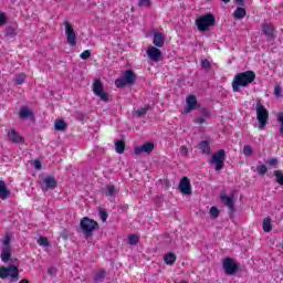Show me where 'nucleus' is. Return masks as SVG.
I'll use <instances>...</instances> for the list:
<instances>
[{
    "instance_id": "nucleus-18",
    "label": "nucleus",
    "mask_w": 283,
    "mask_h": 283,
    "mask_svg": "<svg viewBox=\"0 0 283 283\" xmlns=\"http://www.w3.org/2000/svg\"><path fill=\"white\" fill-rule=\"evenodd\" d=\"M153 34V44L155 45V48H164L166 41L165 35L158 31H154Z\"/></svg>"
},
{
    "instance_id": "nucleus-54",
    "label": "nucleus",
    "mask_w": 283,
    "mask_h": 283,
    "mask_svg": "<svg viewBox=\"0 0 283 283\" xmlns=\"http://www.w3.org/2000/svg\"><path fill=\"white\" fill-rule=\"evenodd\" d=\"M77 116H78L80 120H84L85 119V114L84 113H78Z\"/></svg>"
},
{
    "instance_id": "nucleus-26",
    "label": "nucleus",
    "mask_w": 283,
    "mask_h": 283,
    "mask_svg": "<svg viewBox=\"0 0 283 283\" xmlns=\"http://www.w3.org/2000/svg\"><path fill=\"white\" fill-rule=\"evenodd\" d=\"M273 230V227L271 226V217L264 218L263 219V231L265 233H271Z\"/></svg>"
},
{
    "instance_id": "nucleus-42",
    "label": "nucleus",
    "mask_w": 283,
    "mask_h": 283,
    "mask_svg": "<svg viewBox=\"0 0 283 283\" xmlns=\"http://www.w3.org/2000/svg\"><path fill=\"white\" fill-rule=\"evenodd\" d=\"M201 67L203 70H211V62H209V60L207 59L201 60Z\"/></svg>"
},
{
    "instance_id": "nucleus-8",
    "label": "nucleus",
    "mask_w": 283,
    "mask_h": 283,
    "mask_svg": "<svg viewBox=\"0 0 283 283\" xmlns=\"http://www.w3.org/2000/svg\"><path fill=\"white\" fill-rule=\"evenodd\" d=\"M224 149H220L217 153L212 154L210 163L212 165H216L214 170L216 171H222L224 169Z\"/></svg>"
},
{
    "instance_id": "nucleus-33",
    "label": "nucleus",
    "mask_w": 283,
    "mask_h": 283,
    "mask_svg": "<svg viewBox=\"0 0 283 283\" xmlns=\"http://www.w3.org/2000/svg\"><path fill=\"white\" fill-rule=\"evenodd\" d=\"M106 272L105 270H99L95 275H94V282H103L105 280Z\"/></svg>"
},
{
    "instance_id": "nucleus-24",
    "label": "nucleus",
    "mask_w": 283,
    "mask_h": 283,
    "mask_svg": "<svg viewBox=\"0 0 283 283\" xmlns=\"http://www.w3.org/2000/svg\"><path fill=\"white\" fill-rule=\"evenodd\" d=\"M263 34H265V36L268 39H273V27H271L270 24H263V29H262Z\"/></svg>"
},
{
    "instance_id": "nucleus-17",
    "label": "nucleus",
    "mask_w": 283,
    "mask_h": 283,
    "mask_svg": "<svg viewBox=\"0 0 283 283\" xmlns=\"http://www.w3.org/2000/svg\"><path fill=\"white\" fill-rule=\"evenodd\" d=\"M57 186V181L54 177L48 176L42 180V189L48 191L49 189H54Z\"/></svg>"
},
{
    "instance_id": "nucleus-53",
    "label": "nucleus",
    "mask_w": 283,
    "mask_h": 283,
    "mask_svg": "<svg viewBox=\"0 0 283 283\" xmlns=\"http://www.w3.org/2000/svg\"><path fill=\"white\" fill-rule=\"evenodd\" d=\"M197 123L198 125H202V123H205V117H198Z\"/></svg>"
},
{
    "instance_id": "nucleus-12",
    "label": "nucleus",
    "mask_w": 283,
    "mask_h": 283,
    "mask_svg": "<svg viewBox=\"0 0 283 283\" xmlns=\"http://www.w3.org/2000/svg\"><path fill=\"white\" fill-rule=\"evenodd\" d=\"M220 200L226 207H228L231 213H235V201L233 200V197L227 195L226 192H222L220 196Z\"/></svg>"
},
{
    "instance_id": "nucleus-6",
    "label": "nucleus",
    "mask_w": 283,
    "mask_h": 283,
    "mask_svg": "<svg viewBox=\"0 0 283 283\" xmlns=\"http://www.w3.org/2000/svg\"><path fill=\"white\" fill-rule=\"evenodd\" d=\"M222 266L226 275H235L240 271V264L229 256L223 259Z\"/></svg>"
},
{
    "instance_id": "nucleus-43",
    "label": "nucleus",
    "mask_w": 283,
    "mask_h": 283,
    "mask_svg": "<svg viewBox=\"0 0 283 283\" xmlns=\"http://www.w3.org/2000/svg\"><path fill=\"white\" fill-rule=\"evenodd\" d=\"M138 6L139 8H149V6H151V2L149 0H139Z\"/></svg>"
},
{
    "instance_id": "nucleus-14",
    "label": "nucleus",
    "mask_w": 283,
    "mask_h": 283,
    "mask_svg": "<svg viewBox=\"0 0 283 283\" xmlns=\"http://www.w3.org/2000/svg\"><path fill=\"white\" fill-rule=\"evenodd\" d=\"M179 190L184 196H191V181H189V178L182 177L179 182Z\"/></svg>"
},
{
    "instance_id": "nucleus-29",
    "label": "nucleus",
    "mask_w": 283,
    "mask_h": 283,
    "mask_svg": "<svg viewBox=\"0 0 283 283\" xmlns=\"http://www.w3.org/2000/svg\"><path fill=\"white\" fill-rule=\"evenodd\" d=\"M55 129L56 132H64V129H67V124H65V120L59 119L55 122Z\"/></svg>"
},
{
    "instance_id": "nucleus-22",
    "label": "nucleus",
    "mask_w": 283,
    "mask_h": 283,
    "mask_svg": "<svg viewBox=\"0 0 283 283\" xmlns=\"http://www.w3.org/2000/svg\"><path fill=\"white\" fill-rule=\"evenodd\" d=\"M199 149L201 150V154H211V145L207 140H202L199 144Z\"/></svg>"
},
{
    "instance_id": "nucleus-44",
    "label": "nucleus",
    "mask_w": 283,
    "mask_h": 283,
    "mask_svg": "<svg viewBox=\"0 0 283 283\" xmlns=\"http://www.w3.org/2000/svg\"><path fill=\"white\" fill-rule=\"evenodd\" d=\"M266 165H270V167H274L275 169H277V158H272V159H269L268 161H265Z\"/></svg>"
},
{
    "instance_id": "nucleus-35",
    "label": "nucleus",
    "mask_w": 283,
    "mask_h": 283,
    "mask_svg": "<svg viewBox=\"0 0 283 283\" xmlns=\"http://www.w3.org/2000/svg\"><path fill=\"white\" fill-rule=\"evenodd\" d=\"M14 83H15V85H23V83H25V74L20 73L19 75H17Z\"/></svg>"
},
{
    "instance_id": "nucleus-5",
    "label": "nucleus",
    "mask_w": 283,
    "mask_h": 283,
    "mask_svg": "<svg viewBox=\"0 0 283 283\" xmlns=\"http://www.w3.org/2000/svg\"><path fill=\"white\" fill-rule=\"evenodd\" d=\"M136 73L132 70H126L120 78L115 80L116 87H125L126 85H134L136 83Z\"/></svg>"
},
{
    "instance_id": "nucleus-48",
    "label": "nucleus",
    "mask_w": 283,
    "mask_h": 283,
    "mask_svg": "<svg viewBox=\"0 0 283 283\" xmlns=\"http://www.w3.org/2000/svg\"><path fill=\"white\" fill-rule=\"evenodd\" d=\"M180 154H182V156H187V154H189V149L187 148V146L180 147Z\"/></svg>"
},
{
    "instance_id": "nucleus-49",
    "label": "nucleus",
    "mask_w": 283,
    "mask_h": 283,
    "mask_svg": "<svg viewBox=\"0 0 283 283\" xmlns=\"http://www.w3.org/2000/svg\"><path fill=\"white\" fill-rule=\"evenodd\" d=\"M48 273H49V275L54 276V275H56L57 270H56V268H49L48 269Z\"/></svg>"
},
{
    "instance_id": "nucleus-16",
    "label": "nucleus",
    "mask_w": 283,
    "mask_h": 283,
    "mask_svg": "<svg viewBox=\"0 0 283 283\" xmlns=\"http://www.w3.org/2000/svg\"><path fill=\"white\" fill-rule=\"evenodd\" d=\"M151 151H154V143H146L135 148V156H140V154H151Z\"/></svg>"
},
{
    "instance_id": "nucleus-7",
    "label": "nucleus",
    "mask_w": 283,
    "mask_h": 283,
    "mask_svg": "<svg viewBox=\"0 0 283 283\" xmlns=\"http://www.w3.org/2000/svg\"><path fill=\"white\" fill-rule=\"evenodd\" d=\"M0 277L6 280L8 277H12V280H17L19 277V268L14 264H9V266H0Z\"/></svg>"
},
{
    "instance_id": "nucleus-25",
    "label": "nucleus",
    "mask_w": 283,
    "mask_h": 283,
    "mask_svg": "<svg viewBox=\"0 0 283 283\" xmlns=\"http://www.w3.org/2000/svg\"><path fill=\"white\" fill-rule=\"evenodd\" d=\"M19 116H20V118H30V117L34 116V113H32V111H30V108H28V107H22L20 109Z\"/></svg>"
},
{
    "instance_id": "nucleus-40",
    "label": "nucleus",
    "mask_w": 283,
    "mask_h": 283,
    "mask_svg": "<svg viewBox=\"0 0 283 283\" xmlns=\"http://www.w3.org/2000/svg\"><path fill=\"white\" fill-rule=\"evenodd\" d=\"M266 171H269V168H266L265 165H261L256 167V174H259V176H264Z\"/></svg>"
},
{
    "instance_id": "nucleus-11",
    "label": "nucleus",
    "mask_w": 283,
    "mask_h": 283,
    "mask_svg": "<svg viewBox=\"0 0 283 283\" xmlns=\"http://www.w3.org/2000/svg\"><path fill=\"white\" fill-rule=\"evenodd\" d=\"M186 107L184 108V114H191L195 108L198 107V97L196 95H189L186 98Z\"/></svg>"
},
{
    "instance_id": "nucleus-32",
    "label": "nucleus",
    "mask_w": 283,
    "mask_h": 283,
    "mask_svg": "<svg viewBox=\"0 0 283 283\" xmlns=\"http://www.w3.org/2000/svg\"><path fill=\"white\" fill-rule=\"evenodd\" d=\"M140 242V239L138 238L137 234H130L128 237V244H130V247H136V244H138Z\"/></svg>"
},
{
    "instance_id": "nucleus-45",
    "label": "nucleus",
    "mask_w": 283,
    "mask_h": 283,
    "mask_svg": "<svg viewBox=\"0 0 283 283\" xmlns=\"http://www.w3.org/2000/svg\"><path fill=\"white\" fill-rule=\"evenodd\" d=\"M99 217H101L102 222H107V218H109V214L107 213V211L101 210Z\"/></svg>"
},
{
    "instance_id": "nucleus-52",
    "label": "nucleus",
    "mask_w": 283,
    "mask_h": 283,
    "mask_svg": "<svg viewBox=\"0 0 283 283\" xmlns=\"http://www.w3.org/2000/svg\"><path fill=\"white\" fill-rule=\"evenodd\" d=\"M234 2H235L237 6H239V7H244V0H234Z\"/></svg>"
},
{
    "instance_id": "nucleus-38",
    "label": "nucleus",
    "mask_w": 283,
    "mask_h": 283,
    "mask_svg": "<svg viewBox=\"0 0 283 283\" xmlns=\"http://www.w3.org/2000/svg\"><path fill=\"white\" fill-rule=\"evenodd\" d=\"M274 176L276 178V182L277 185H282L283 186V174L281 170H275L274 171Z\"/></svg>"
},
{
    "instance_id": "nucleus-39",
    "label": "nucleus",
    "mask_w": 283,
    "mask_h": 283,
    "mask_svg": "<svg viewBox=\"0 0 283 283\" xmlns=\"http://www.w3.org/2000/svg\"><path fill=\"white\" fill-rule=\"evenodd\" d=\"M274 96H275V98H280L282 96V85L275 84Z\"/></svg>"
},
{
    "instance_id": "nucleus-1",
    "label": "nucleus",
    "mask_w": 283,
    "mask_h": 283,
    "mask_svg": "<svg viewBox=\"0 0 283 283\" xmlns=\"http://www.w3.org/2000/svg\"><path fill=\"white\" fill-rule=\"evenodd\" d=\"M255 81V72L245 71L234 75L232 81V91L240 92V87H249Z\"/></svg>"
},
{
    "instance_id": "nucleus-55",
    "label": "nucleus",
    "mask_w": 283,
    "mask_h": 283,
    "mask_svg": "<svg viewBox=\"0 0 283 283\" xmlns=\"http://www.w3.org/2000/svg\"><path fill=\"white\" fill-rule=\"evenodd\" d=\"M222 1V3H231V0H221Z\"/></svg>"
},
{
    "instance_id": "nucleus-10",
    "label": "nucleus",
    "mask_w": 283,
    "mask_h": 283,
    "mask_svg": "<svg viewBox=\"0 0 283 283\" xmlns=\"http://www.w3.org/2000/svg\"><path fill=\"white\" fill-rule=\"evenodd\" d=\"M65 35H66V41L71 45V48H76V32L74 31V28H72V24L70 22H65Z\"/></svg>"
},
{
    "instance_id": "nucleus-51",
    "label": "nucleus",
    "mask_w": 283,
    "mask_h": 283,
    "mask_svg": "<svg viewBox=\"0 0 283 283\" xmlns=\"http://www.w3.org/2000/svg\"><path fill=\"white\" fill-rule=\"evenodd\" d=\"M4 247H10V237H6L3 240Z\"/></svg>"
},
{
    "instance_id": "nucleus-30",
    "label": "nucleus",
    "mask_w": 283,
    "mask_h": 283,
    "mask_svg": "<svg viewBox=\"0 0 283 283\" xmlns=\"http://www.w3.org/2000/svg\"><path fill=\"white\" fill-rule=\"evenodd\" d=\"M115 151L116 154H124L125 153V142L118 140L115 143Z\"/></svg>"
},
{
    "instance_id": "nucleus-56",
    "label": "nucleus",
    "mask_w": 283,
    "mask_h": 283,
    "mask_svg": "<svg viewBox=\"0 0 283 283\" xmlns=\"http://www.w3.org/2000/svg\"><path fill=\"white\" fill-rule=\"evenodd\" d=\"M20 283H30V281L23 279V280L20 281Z\"/></svg>"
},
{
    "instance_id": "nucleus-13",
    "label": "nucleus",
    "mask_w": 283,
    "mask_h": 283,
    "mask_svg": "<svg viewBox=\"0 0 283 283\" xmlns=\"http://www.w3.org/2000/svg\"><path fill=\"white\" fill-rule=\"evenodd\" d=\"M146 54L151 61H155V63H158V61L163 59V52L158 49V46H150L147 50Z\"/></svg>"
},
{
    "instance_id": "nucleus-50",
    "label": "nucleus",
    "mask_w": 283,
    "mask_h": 283,
    "mask_svg": "<svg viewBox=\"0 0 283 283\" xmlns=\"http://www.w3.org/2000/svg\"><path fill=\"white\" fill-rule=\"evenodd\" d=\"M33 165H34V168L38 169V170L41 169V167H42L41 160H35L33 163Z\"/></svg>"
},
{
    "instance_id": "nucleus-47",
    "label": "nucleus",
    "mask_w": 283,
    "mask_h": 283,
    "mask_svg": "<svg viewBox=\"0 0 283 283\" xmlns=\"http://www.w3.org/2000/svg\"><path fill=\"white\" fill-rule=\"evenodd\" d=\"M200 114H201V116H203V118H209V116H211V114L209 113V109H207V108H202L200 111Z\"/></svg>"
},
{
    "instance_id": "nucleus-34",
    "label": "nucleus",
    "mask_w": 283,
    "mask_h": 283,
    "mask_svg": "<svg viewBox=\"0 0 283 283\" xmlns=\"http://www.w3.org/2000/svg\"><path fill=\"white\" fill-rule=\"evenodd\" d=\"M38 244H39V247L48 248V247H50V241L48 240V237H40L38 239Z\"/></svg>"
},
{
    "instance_id": "nucleus-36",
    "label": "nucleus",
    "mask_w": 283,
    "mask_h": 283,
    "mask_svg": "<svg viewBox=\"0 0 283 283\" xmlns=\"http://www.w3.org/2000/svg\"><path fill=\"white\" fill-rule=\"evenodd\" d=\"M243 154L250 158V156H253V147H251V145H245L243 147Z\"/></svg>"
},
{
    "instance_id": "nucleus-27",
    "label": "nucleus",
    "mask_w": 283,
    "mask_h": 283,
    "mask_svg": "<svg viewBox=\"0 0 283 283\" xmlns=\"http://www.w3.org/2000/svg\"><path fill=\"white\" fill-rule=\"evenodd\" d=\"M12 253L10 252V248H4L1 252V260L4 263L10 262V258H11Z\"/></svg>"
},
{
    "instance_id": "nucleus-19",
    "label": "nucleus",
    "mask_w": 283,
    "mask_h": 283,
    "mask_svg": "<svg viewBox=\"0 0 283 283\" xmlns=\"http://www.w3.org/2000/svg\"><path fill=\"white\" fill-rule=\"evenodd\" d=\"M0 198L1 200L10 198V189H8V186H6V181L3 180H0Z\"/></svg>"
},
{
    "instance_id": "nucleus-4",
    "label": "nucleus",
    "mask_w": 283,
    "mask_h": 283,
    "mask_svg": "<svg viewBox=\"0 0 283 283\" xmlns=\"http://www.w3.org/2000/svg\"><path fill=\"white\" fill-rule=\"evenodd\" d=\"M256 120H259V129H264L269 125V111L260 99L256 101Z\"/></svg>"
},
{
    "instance_id": "nucleus-46",
    "label": "nucleus",
    "mask_w": 283,
    "mask_h": 283,
    "mask_svg": "<svg viewBox=\"0 0 283 283\" xmlns=\"http://www.w3.org/2000/svg\"><path fill=\"white\" fill-rule=\"evenodd\" d=\"M6 23H8V15H6L3 12H0V27L6 25Z\"/></svg>"
},
{
    "instance_id": "nucleus-9",
    "label": "nucleus",
    "mask_w": 283,
    "mask_h": 283,
    "mask_svg": "<svg viewBox=\"0 0 283 283\" xmlns=\"http://www.w3.org/2000/svg\"><path fill=\"white\" fill-rule=\"evenodd\" d=\"M93 94L95 96H98L101 98V101H104V103H107V101H109V95H107V93H105V91L103 88V82H101V80H94Z\"/></svg>"
},
{
    "instance_id": "nucleus-3",
    "label": "nucleus",
    "mask_w": 283,
    "mask_h": 283,
    "mask_svg": "<svg viewBox=\"0 0 283 283\" xmlns=\"http://www.w3.org/2000/svg\"><path fill=\"white\" fill-rule=\"evenodd\" d=\"M80 229L86 239L92 238V235H94V231L98 229V222L94 219L84 217L80 222Z\"/></svg>"
},
{
    "instance_id": "nucleus-15",
    "label": "nucleus",
    "mask_w": 283,
    "mask_h": 283,
    "mask_svg": "<svg viewBox=\"0 0 283 283\" xmlns=\"http://www.w3.org/2000/svg\"><path fill=\"white\" fill-rule=\"evenodd\" d=\"M8 139L13 144L25 143V139L15 129L8 130Z\"/></svg>"
},
{
    "instance_id": "nucleus-23",
    "label": "nucleus",
    "mask_w": 283,
    "mask_h": 283,
    "mask_svg": "<svg viewBox=\"0 0 283 283\" xmlns=\"http://www.w3.org/2000/svg\"><path fill=\"white\" fill-rule=\"evenodd\" d=\"M234 19H244L247 17V10L242 7H238L233 12Z\"/></svg>"
},
{
    "instance_id": "nucleus-2",
    "label": "nucleus",
    "mask_w": 283,
    "mask_h": 283,
    "mask_svg": "<svg viewBox=\"0 0 283 283\" xmlns=\"http://www.w3.org/2000/svg\"><path fill=\"white\" fill-rule=\"evenodd\" d=\"M196 25L199 32H209L216 25V17L213 13H206L196 20Z\"/></svg>"
},
{
    "instance_id": "nucleus-41",
    "label": "nucleus",
    "mask_w": 283,
    "mask_h": 283,
    "mask_svg": "<svg viewBox=\"0 0 283 283\" xmlns=\"http://www.w3.org/2000/svg\"><path fill=\"white\" fill-rule=\"evenodd\" d=\"M91 56L92 52L90 50H86L81 53L80 59H82V61H87Z\"/></svg>"
},
{
    "instance_id": "nucleus-37",
    "label": "nucleus",
    "mask_w": 283,
    "mask_h": 283,
    "mask_svg": "<svg viewBox=\"0 0 283 283\" xmlns=\"http://www.w3.org/2000/svg\"><path fill=\"white\" fill-rule=\"evenodd\" d=\"M220 216V210H218V208L216 207H211L210 208V218L212 220H216V218H218Z\"/></svg>"
},
{
    "instance_id": "nucleus-28",
    "label": "nucleus",
    "mask_w": 283,
    "mask_h": 283,
    "mask_svg": "<svg viewBox=\"0 0 283 283\" xmlns=\"http://www.w3.org/2000/svg\"><path fill=\"white\" fill-rule=\"evenodd\" d=\"M164 262L168 265H171L176 262V254L169 252L164 256Z\"/></svg>"
},
{
    "instance_id": "nucleus-21",
    "label": "nucleus",
    "mask_w": 283,
    "mask_h": 283,
    "mask_svg": "<svg viewBox=\"0 0 283 283\" xmlns=\"http://www.w3.org/2000/svg\"><path fill=\"white\" fill-rule=\"evenodd\" d=\"M149 109H151V105L146 104L144 107L138 108L134 113V116H137V118H140V116H145V114H147V112H149Z\"/></svg>"
},
{
    "instance_id": "nucleus-20",
    "label": "nucleus",
    "mask_w": 283,
    "mask_h": 283,
    "mask_svg": "<svg viewBox=\"0 0 283 283\" xmlns=\"http://www.w3.org/2000/svg\"><path fill=\"white\" fill-rule=\"evenodd\" d=\"M18 25L17 24H12L6 28V33L4 36H7V39H14V36H17L18 32Z\"/></svg>"
},
{
    "instance_id": "nucleus-31",
    "label": "nucleus",
    "mask_w": 283,
    "mask_h": 283,
    "mask_svg": "<svg viewBox=\"0 0 283 283\" xmlns=\"http://www.w3.org/2000/svg\"><path fill=\"white\" fill-rule=\"evenodd\" d=\"M116 193H118V190H116V187L114 185L106 186V196L114 198Z\"/></svg>"
}]
</instances>
